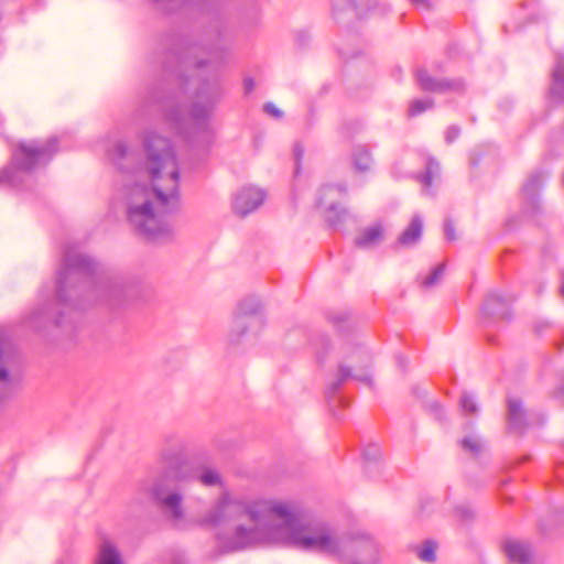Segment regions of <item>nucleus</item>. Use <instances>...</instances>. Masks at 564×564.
<instances>
[{
    "label": "nucleus",
    "mask_w": 564,
    "mask_h": 564,
    "mask_svg": "<svg viewBox=\"0 0 564 564\" xmlns=\"http://www.w3.org/2000/svg\"><path fill=\"white\" fill-rule=\"evenodd\" d=\"M264 326L263 306L256 297L243 299L237 307L231 328L228 334L230 345H239L243 335L252 329L259 332Z\"/></svg>",
    "instance_id": "6e6552de"
},
{
    "label": "nucleus",
    "mask_w": 564,
    "mask_h": 564,
    "mask_svg": "<svg viewBox=\"0 0 564 564\" xmlns=\"http://www.w3.org/2000/svg\"><path fill=\"white\" fill-rule=\"evenodd\" d=\"M544 176L542 172L531 173L521 187V199L523 209L528 214H534L540 210V192L542 189Z\"/></svg>",
    "instance_id": "4468645a"
},
{
    "label": "nucleus",
    "mask_w": 564,
    "mask_h": 564,
    "mask_svg": "<svg viewBox=\"0 0 564 564\" xmlns=\"http://www.w3.org/2000/svg\"><path fill=\"white\" fill-rule=\"evenodd\" d=\"M57 152L56 137L19 142L12 152L11 164L0 170V186L9 184L19 188L23 182L21 173L46 166Z\"/></svg>",
    "instance_id": "39448f33"
},
{
    "label": "nucleus",
    "mask_w": 564,
    "mask_h": 564,
    "mask_svg": "<svg viewBox=\"0 0 564 564\" xmlns=\"http://www.w3.org/2000/svg\"><path fill=\"white\" fill-rule=\"evenodd\" d=\"M254 80L250 77L248 78H245L243 80V88H245V93L248 95L250 93H252V90L254 89Z\"/></svg>",
    "instance_id": "4c0bfd02"
},
{
    "label": "nucleus",
    "mask_w": 564,
    "mask_h": 564,
    "mask_svg": "<svg viewBox=\"0 0 564 564\" xmlns=\"http://www.w3.org/2000/svg\"><path fill=\"white\" fill-rule=\"evenodd\" d=\"M459 405L465 414L477 415L479 413V406L471 393L463 392L459 399Z\"/></svg>",
    "instance_id": "393cba45"
},
{
    "label": "nucleus",
    "mask_w": 564,
    "mask_h": 564,
    "mask_svg": "<svg viewBox=\"0 0 564 564\" xmlns=\"http://www.w3.org/2000/svg\"><path fill=\"white\" fill-rule=\"evenodd\" d=\"M416 79L420 88L430 93L462 94L466 88L465 82L462 78H436L433 77L426 69H419L416 72Z\"/></svg>",
    "instance_id": "f8f14e48"
},
{
    "label": "nucleus",
    "mask_w": 564,
    "mask_h": 564,
    "mask_svg": "<svg viewBox=\"0 0 564 564\" xmlns=\"http://www.w3.org/2000/svg\"><path fill=\"white\" fill-rule=\"evenodd\" d=\"M502 547L510 563L532 564V550L528 543L518 540H507Z\"/></svg>",
    "instance_id": "dca6fc26"
},
{
    "label": "nucleus",
    "mask_w": 564,
    "mask_h": 564,
    "mask_svg": "<svg viewBox=\"0 0 564 564\" xmlns=\"http://www.w3.org/2000/svg\"><path fill=\"white\" fill-rule=\"evenodd\" d=\"M263 110L265 113L274 117V118H281L283 116V112L275 107L272 102H265L263 106Z\"/></svg>",
    "instance_id": "c9c22d12"
},
{
    "label": "nucleus",
    "mask_w": 564,
    "mask_h": 564,
    "mask_svg": "<svg viewBox=\"0 0 564 564\" xmlns=\"http://www.w3.org/2000/svg\"><path fill=\"white\" fill-rule=\"evenodd\" d=\"M147 162L131 166L137 153L129 150L124 142H116L108 155L119 170L135 173L145 169L153 187L135 184L130 191L127 204V217L137 235L153 241L165 243L174 238L173 226L162 219L180 208V171L176 155L170 139L147 132L143 139Z\"/></svg>",
    "instance_id": "f03ea898"
},
{
    "label": "nucleus",
    "mask_w": 564,
    "mask_h": 564,
    "mask_svg": "<svg viewBox=\"0 0 564 564\" xmlns=\"http://www.w3.org/2000/svg\"><path fill=\"white\" fill-rule=\"evenodd\" d=\"M98 564H123L118 549L110 541L100 546Z\"/></svg>",
    "instance_id": "5701e85b"
},
{
    "label": "nucleus",
    "mask_w": 564,
    "mask_h": 564,
    "mask_svg": "<svg viewBox=\"0 0 564 564\" xmlns=\"http://www.w3.org/2000/svg\"><path fill=\"white\" fill-rule=\"evenodd\" d=\"M455 512H456L457 517L462 521H465V522L470 521L475 518V512L469 506H465V505L457 506L455 509Z\"/></svg>",
    "instance_id": "7c9ffc66"
},
{
    "label": "nucleus",
    "mask_w": 564,
    "mask_h": 564,
    "mask_svg": "<svg viewBox=\"0 0 564 564\" xmlns=\"http://www.w3.org/2000/svg\"><path fill=\"white\" fill-rule=\"evenodd\" d=\"M415 8L429 11L432 8L430 0H409Z\"/></svg>",
    "instance_id": "e433bc0d"
},
{
    "label": "nucleus",
    "mask_w": 564,
    "mask_h": 564,
    "mask_svg": "<svg viewBox=\"0 0 564 564\" xmlns=\"http://www.w3.org/2000/svg\"><path fill=\"white\" fill-rule=\"evenodd\" d=\"M434 106V100L432 98H424V99H414L411 101L409 107V116L415 117L424 111L432 109Z\"/></svg>",
    "instance_id": "bb28decb"
},
{
    "label": "nucleus",
    "mask_w": 564,
    "mask_h": 564,
    "mask_svg": "<svg viewBox=\"0 0 564 564\" xmlns=\"http://www.w3.org/2000/svg\"><path fill=\"white\" fill-rule=\"evenodd\" d=\"M162 70L178 84L177 95L166 94L161 87L149 88L142 97L143 108H155L165 120L188 139L209 137L210 118L223 90L216 72L205 73L207 59L215 45H200L176 32L160 41Z\"/></svg>",
    "instance_id": "f257e3e1"
},
{
    "label": "nucleus",
    "mask_w": 564,
    "mask_h": 564,
    "mask_svg": "<svg viewBox=\"0 0 564 564\" xmlns=\"http://www.w3.org/2000/svg\"><path fill=\"white\" fill-rule=\"evenodd\" d=\"M131 293L132 286L124 279L101 272L93 258L66 246L56 273L55 299L30 312L25 323L35 330L48 324L63 327L64 316L73 310L95 304L120 310L129 303Z\"/></svg>",
    "instance_id": "20e7f679"
},
{
    "label": "nucleus",
    "mask_w": 564,
    "mask_h": 564,
    "mask_svg": "<svg viewBox=\"0 0 564 564\" xmlns=\"http://www.w3.org/2000/svg\"><path fill=\"white\" fill-rule=\"evenodd\" d=\"M437 544L433 540H426L420 547H416V556L425 563H434L436 561Z\"/></svg>",
    "instance_id": "b1692460"
},
{
    "label": "nucleus",
    "mask_w": 564,
    "mask_h": 564,
    "mask_svg": "<svg viewBox=\"0 0 564 564\" xmlns=\"http://www.w3.org/2000/svg\"><path fill=\"white\" fill-rule=\"evenodd\" d=\"M245 518L251 522L250 527L239 524L230 536H218L224 552L240 551L278 535L303 551L339 552L338 541L326 525H310L288 503L275 500L243 501L224 494L202 519V524L218 527Z\"/></svg>",
    "instance_id": "7ed1b4c3"
},
{
    "label": "nucleus",
    "mask_w": 564,
    "mask_h": 564,
    "mask_svg": "<svg viewBox=\"0 0 564 564\" xmlns=\"http://www.w3.org/2000/svg\"><path fill=\"white\" fill-rule=\"evenodd\" d=\"M326 317L329 323L338 328H341L348 321V315L345 312L339 311H329L327 312Z\"/></svg>",
    "instance_id": "c756f323"
},
{
    "label": "nucleus",
    "mask_w": 564,
    "mask_h": 564,
    "mask_svg": "<svg viewBox=\"0 0 564 564\" xmlns=\"http://www.w3.org/2000/svg\"><path fill=\"white\" fill-rule=\"evenodd\" d=\"M550 94L553 98L564 102V55L556 56V63L552 73Z\"/></svg>",
    "instance_id": "aec40b11"
},
{
    "label": "nucleus",
    "mask_w": 564,
    "mask_h": 564,
    "mask_svg": "<svg viewBox=\"0 0 564 564\" xmlns=\"http://www.w3.org/2000/svg\"><path fill=\"white\" fill-rule=\"evenodd\" d=\"M346 194L347 188L343 185H325L319 191L317 205L325 206L326 221L330 227H337L348 216V212L345 208H339L335 202Z\"/></svg>",
    "instance_id": "9d476101"
},
{
    "label": "nucleus",
    "mask_w": 564,
    "mask_h": 564,
    "mask_svg": "<svg viewBox=\"0 0 564 564\" xmlns=\"http://www.w3.org/2000/svg\"><path fill=\"white\" fill-rule=\"evenodd\" d=\"M161 463L165 477L180 481L197 479L205 486L221 485V476L216 469L197 467L186 457L184 442L177 436L169 438V445L161 452Z\"/></svg>",
    "instance_id": "423d86ee"
},
{
    "label": "nucleus",
    "mask_w": 564,
    "mask_h": 564,
    "mask_svg": "<svg viewBox=\"0 0 564 564\" xmlns=\"http://www.w3.org/2000/svg\"><path fill=\"white\" fill-rule=\"evenodd\" d=\"M142 488L170 520L177 522L184 518L183 496L170 491L164 477L145 482Z\"/></svg>",
    "instance_id": "1a4fd4ad"
},
{
    "label": "nucleus",
    "mask_w": 564,
    "mask_h": 564,
    "mask_svg": "<svg viewBox=\"0 0 564 564\" xmlns=\"http://www.w3.org/2000/svg\"><path fill=\"white\" fill-rule=\"evenodd\" d=\"M397 362H398L400 368L404 369L406 364H408V359L404 356H398L397 357Z\"/></svg>",
    "instance_id": "58836bf2"
},
{
    "label": "nucleus",
    "mask_w": 564,
    "mask_h": 564,
    "mask_svg": "<svg viewBox=\"0 0 564 564\" xmlns=\"http://www.w3.org/2000/svg\"><path fill=\"white\" fill-rule=\"evenodd\" d=\"M507 406L509 429L519 433L523 432L528 427L529 423L522 401L518 398H509Z\"/></svg>",
    "instance_id": "f3484780"
},
{
    "label": "nucleus",
    "mask_w": 564,
    "mask_h": 564,
    "mask_svg": "<svg viewBox=\"0 0 564 564\" xmlns=\"http://www.w3.org/2000/svg\"><path fill=\"white\" fill-rule=\"evenodd\" d=\"M69 332H73L75 329V326H74V323H73V319L69 321Z\"/></svg>",
    "instance_id": "ea45409f"
},
{
    "label": "nucleus",
    "mask_w": 564,
    "mask_h": 564,
    "mask_svg": "<svg viewBox=\"0 0 564 564\" xmlns=\"http://www.w3.org/2000/svg\"><path fill=\"white\" fill-rule=\"evenodd\" d=\"M444 271H445V263H441L438 265H436L432 272L423 279L422 281V285L424 288H431L433 285H435L436 283H438L444 274Z\"/></svg>",
    "instance_id": "cd10ccee"
},
{
    "label": "nucleus",
    "mask_w": 564,
    "mask_h": 564,
    "mask_svg": "<svg viewBox=\"0 0 564 564\" xmlns=\"http://www.w3.org/2000/svg\"><path fill=\"white\" fill-rule=\"evenodd\" d=\"M303 155H304V148L299 143L295 144L293 148V156H294V162H295V174L300 173L301 161L303 159Z\"/></svg>",
    "instance_id": "72a5a7b5"
},
{
    "label": "nucleus",
    "mask_w": 564,
    "mask_h": 564,
    "mask_svg": "<svg viewBox=\"0 0 564 564\" xmlns=\"http://www.w3.org/2000/svg\"><path fill=\"white\" fill-rule=\"evenodd\" d=\"M378 4V0H333L332 13L338 23L362 19Z\"/></svg>",
    "instance_id": "9b49d317"
},
{
    "label": "nucleus",
    "mask_w": 564,
    "mask_h": 564,
    "mask_svg": "<svg viewBox=\"0 0 564 564\" xmlns=\"http://www.w3.org/2000/svg\"><path fill=\"white\" fill-rule=\"evenodd\" d=\"M265 199V193L253 186L242 187L234 197L232 209L236 214L245 217L258 209Z\"/></svg>",
    "instance_id": "ddd939ff"
},
{
    "label": "nucleus",
    "mask_w": 564,
    "mask_h": 564,
    "mask_svg": "<svg viewBox=\"0 0 564 564\" xmlns=\"http://www.w3.org/2000/svg\"><path fill=\"white\" fill-rule=\"evenodd\" d=\"M423 234V221L419 215L413 216L409 226L399 236L395 247H413L415 246Z\"/></svg>",
    "instance_id": "a211bd4d"
},
{
    "label": "nucleus",
    "mask_w": 564,
    "mask_h": 564,
    "mask_svg": "<svg viewBox=\"0 0 564 564\" xmlns=\"http://www.w3.org/2000/svg\"><path fill=\"white\" fill-rule=\"evenodd\" d=\"M444 235L446 239L449 241H454L457 239L454 224L449 218L445 219L444 221Z\"/></svg>",
    "instance_id": "f704fd0d"
},
{
    "label": "nucleus",
    "mask_w": 564,
    "mask_h": 564,
    "mask_svg": "<svg viewBox=\"0 0 564 564\" xmlns=\"http://www.w3.org/2000/svg\"><path fill=\"white\" fill-rule=\"evenodd\" d=\"M514 301L512 295H503L498 292H489L481 306V316L489 318H510V305Z\"/></svg>",
    "instance_id": "2eb2a0df"
},
{
    "label": "nucleus",
    "mask_w": 564,
    "mask_h": 564,
    "mask_svg": "<svg viewBox=\"0 0 564 564\" xmlns=\"http://www.w3.org/2000/svg\"><path fill=\"white\" fill-rule=\"evenodd\" d=\"M561 292H562V294H563V296H564V283H563V284H562V286H561Z\"/></svg>",
    "instance_id": "a19ab883"
},
{
    "label": "nucleus",
    "mask_w": 564,
    "mask_h": 564,
    "mask_svg": "<svg viewBox=\"0 0 564 564\" xmlns=\"http://www.w3.org/2000/svg\"><path fill=\"white\" fill-rule=\"evenodd\" d=\"M384 229L381 224H376L360 231L355 238V245L361 249H369L383 240Z\"/></svg>",
    "instance_id": "6ab92c4d"
},
{
    "label": "nucleus",
    "mask_w": 564,
    "mask_h": 564,
    "mask_svg": "<svg viewBox=\"0 0 564 564\" xmlns=\"http://www.w3.org/2000/svg\"><path fill=\"white\" fill-rule=\"evenodd\" d=\"M316 358L319 364L325 362L332 345L326 336H321L316 341Z\"/></svg>",
    "instance_id": "c85d7f7f"
},
{
    "label": "nucleus",
    "mask_w": 564,
    "mask_h": 564,
    "mask_svg": "<svg viewBox=\"0 0 564 564\" xmlns=\"http://www.w3.org/2000/svg\"><path fill=\"white\" fill-rule=\"evenodd\" d=\"M364 458L368 462H376L380 457V447L371 444L364 449Z\"/></svg>",
    "instance_id": "2f4dec72"
},
{
    "label": "nucleus",
    "mask_w": 564,
    "mask_h": 564,
    "mask_svg": "<svg viewBox=\"0 0 564 564\" xmlns=\"http://www.w3.org/2000/svg\"><path fill=\"white\" fill-rule=\"evenodd\" d=\"M338 370L326 387V397L328 399L341 389L348 379L372 384L369 369L371 367V356L367 349L359 345L350 343L344 344L339 350Z\"/></svg>",
    "instance_id": "0eeeda50"
},
{
    "label": "nucleus",
    "mask_w": 564,
    "mask_h": 564,
    "mask_svg": "<svg viewBox=\"0 0 564 564\" xmlns=\"http://www.w3.org/2000/svg\"><path fill=\"white\" fill-rule=\"evenodd\" d=\"M460 134V128L456 124L449 126L445 131V142L451 144L458 139Z\"/></svg>",
    "instance_id": "473e14b6"
},
{
    "label": "nucleus",
    "mask_w": 564,
    "mask_h": 564,
    "mask_svg": "<svg viewBox=\"0 0 564 564\" xmlns=\"http://www.w3.org/2000/svg\"><path fill=\"white\" fill-rule=\"evenodd\" d=\"M354 167L359 172H366L370 169L372 159L367 145H357L351 154Z\"/></svg>",
    "instance_id": "4be33fe9"
},
{
    "label": "nucleus",
    "mask_w": 564,
    "mask_h": 564,
    "mask_svg": "<svg viewBox=\"0 0 564 564\" xmlns=\"http://www.w3.org/2000/svg\"><path fill=\"white\" fill-rule=\"evenodd\" d=\"M460 447L464 452L478 456L484 448L482 442L475 436H466L460 442Z\"/></svg>",
    "instance_id": "a878e982"
},
{
    "label": "nucleus",
    "mask_w": 564,
    "mask_h": 564,
    "mask_svg": "<svg viewBox=\"0 0 564 564\" xmlns=\"http://www.w3.org/2000/svg\"><path fill=\"white\" fill-rule=\"evenodd\" d=\"M441 165L434 158H429L425 165V171L416 176L419 183L422 184L425 194H432L430 187L433 181L440 177Z\"/></svg>",
    "instance_id": "412c9836"
}]
</instances>
